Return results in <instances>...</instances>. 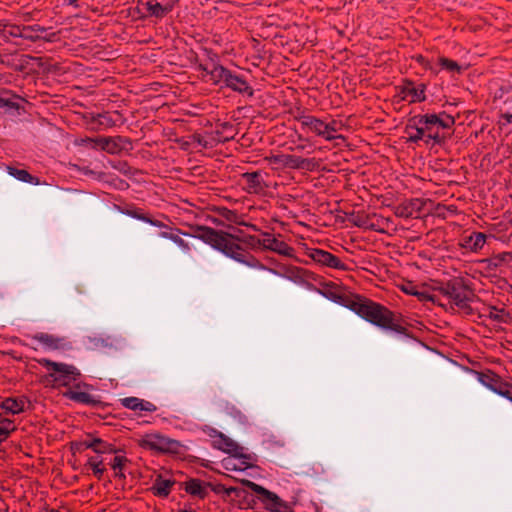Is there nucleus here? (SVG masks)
Listing matches in <instances>:
<instances>
[{"label":"nucleus","mask_w":512,"mask_h":512,"mask_svg":"<svg viewBox=\"0 0 512 512\" xmlns=\"http://www.w3.org/2000/svg\"><path fill=\"white\" fill-rule=\"evenodd\" d=\"M197 142H198L201 146H203V147H205V148L207 147V143H206L205 141H203V140H202V138H198Z\"/></svg>","instance_id":"e2e57ef3"},{"label":"nucleus","mask_w":512,"mask_h":512,"mask_svg":"<svg viewBox=\"0 0 512 512\" xmlns=\"http://www.w3.org/2000/svg\"><path fill=\"white\" fill-rule=\"evenodd\" d=\"M224 467L226 470H237L236 465L232 464L230 461L224 462Z\"/></svg>","instance_id":"6e6d98bb"},{"label":"nucleus","mask_w":512,"mask_h":512,"mask_svg":"<svg viewBox=\"0 0 512 512\" xmlns=\"http://www.w3.org/2000/svg\"><path fill=\"white\" fill-rule=\"evenodd\" d=\"M486 238V234L482 232H473L469 237L465 238L464 247L476 252L483 248Z\"/></svg>","instance_id":"5701e85b"},{"label":"nucleus","mask_w":512,"mask_h":512,"mask_svg":"<svg viewBox=\"0 0 512 512\" xmlns=\"http://www.w3.org/2000/svg\"><path fill=\"white\" fill-rule=\"evenodd\" d=\"M308 256L316 263L334 269L346 270L347 266L335 255L322 249H309Z\"/></svg>","instance_id":"9d476101"},{"label":"nucleus","mask_w":512,"mask_h":512,"mask_svg":"<svg viewBox=\"0 0 512 512\" xmlns=\"http://www.w3.org/2000/svg\"><path fill=\"white\" fill-rule=\"evenodd\" d=\"M297 122L301 128L306 132H311L319 137L324 135L325 122L313 115L301 113L296 117Z\"/></svg>","instance_id":"ddd939ff"},{"label":"nucleus","mask_w":512,"mask_h":512,"mask_svg":"<svg viewBox=\"0 0 512 512\" xmlns=\"http://www.w3.org/2000/svg\"><path fill=\"white\" fill-rule=\"evenodd\" d=\"M315 166L314 159L286 154L284 167L290 169H303L311 171Z\"/></svg>","instance_id":"aec40b11"},{"label":"nucleus","mask_w":512,"mask_h":512,"mask_svg":"<svg viewBox=\"0 0 512 512\" xmlns=\"http://www.w3.org/2000/svg\"><path fill=\"white\" fill-rule=\"evenodd\" d=\"M177 1L178 0H157L167 14L173 10Z\"/></svg>","instance_id":"c03bdc74"},{"label":"nucleus","mask_w":512,"mask_h":512,"mask_svg":"<svg viewBox=\"0 0 512 512\" xmlns=\"http://www.w3.org/2000/svg\"><path fill=\"white\" fill-rule=\"evenodd\" d=\"M370 217L368 215L362 214V213H356L352 214L350 217V222L359 228H366L368 227V223L370 221Z\"/></svg>","instance_id":"f704fd0d"},{"label":"nucleus","mask_w":512,"mask_h":512,"mask_svg":"<svg viewBox=\"0 0 512 512\" xmlns=\"http://www.w3.org/2000/svg\"><path fill=\"white\" fill-rule=\"evenodd\" d=\"M214 447L235 458L250 459L249 455L243 453L241 446L223 433H219L218 438L214 440Z\"/></svg>","instance_id":"f8f14e48"},{"label":"nucleus","mask_w":512,"mask_h":512,"mask_svg":"<svg viewBox=\"0 0 512 512\" xmlns=\"http://www.w3.org/2000/svg\"><path fill=\"white\" fill-rule=\"evenodd\" d=\"M89 467L92 469L93 474L98 478L101 479L103 476V473L105 471V468L102 466V463L93 464L90 463Z\"/></svg>","instance_id":"49530a36"},{"label":"nucleus","mask_w":512,"mask_h":512,"mask_svg":"<svg viewBox=\"0 0 512 512\" xmlns=\"http://www.w3.org/2000/svg\"><path fill=\"white\" fill-rule=\"evenodd\" d=\"M220 215L229 222L236 223L238 219V214L235 211L227 208H222L220 210Z\"/></svg>","instance_id":"79ce46f5"},{"label":"nucleus","mask_w":512,"mask_h":512,"mask_svg":"<svg viewBox=\"0 0 512 512\" xmlns=\"http://www.w3.org/2000/svg\"><path fill=\"white\" fill-rule=\"evenodd\" d=\"M193 232L196 238L201 239L225 256L245 265L253 266L252 262L255 260L254 257H248L243 252L242 247L234 241L239 240V238L233 234L218 231L207 226H196L193 228Z\"/></svg>","instance_id":"f257e3e1"},{"label":"nucleus","mask_w":512,"mask_h":512,"mask_svg":"<svg viewBox=\"0 0 512 512\" xmlns=\"http://www.w3.org/2000/svg\"><path fill=\"white\" fill-rule=\"evenodd\" d=\"M160 236L162 238L169 239L173 241L178 247L182 249L183 252L187 253L190 250L189 244L184 241L178 234L169 233V232H161Z\"/></svg>","instance_id":"2f4dec72"},{"label":"nucleus","mask_w":512,"mask_h":512,"mask_svg":"<svg viewBox=\"0 0 512 512\" xmlns=\"http://www.w3.org/2000/svg\"><path fill=\"white\" fill-rule=\"evenodd\" d=\"M140 447L159 453L179 454L182 444L160 434H147L138 441Z\"/></svg>","instance_id":"0eeeda50"},{"label":"nucleus","mask_w":512,"mask_h":512,"mask_svg":"<svg viewBox=\"0 0 512 512\" xmlns=\"http://www.w3.org/2000/svg\"><path fill=\"white\" fill-rule=\"evenodd\" d=\"M236 491V488L234 487H230V488H225V492L227 493V495H230L231 493L235 492Z\"/></svg>","instance_id":"680f3d73"},{"label":"nucleus","mask_w":512,"mask_h":512,"mask_svg":"<svg viewBox=\"0 0 512 512\" xmlns=\"http://www.w3.org/2000/svg\"><path fill=\"white\" fill-rule=\"evenodd\" d=\"M412 122L423 129L425 136V143L433 141L435 144H440L443 137L440 135V128L446 129L454 125L455 120L452 116L441 114H426L417 115L412 118Z\"/></svg>","instance_id":"f03ea898"},{"label":"nucleus","mask_w":512,"mask_h":512,"mask_svg":"<svg viewBox=\"0 0 512 512\" xmlns=\"http://www.w3.org/2000/svg\"><path fill=\"white\" fill-rule=\"evenodd\" d=\"M179 512H195V511H193V510H188V509H182V510H180Z\"/></svg>","instance_id":"338daca9"},{"label":"nucleus","mask_w":512,"mask_h":512,"mask_svg":"<svg viewBox=\"0 0 512 512\" xmlns=\"http://www.w3.org/2000/svg\"><path fill=\"white\" fill-rule=\"evenodd\" d=\"M406 205H410V207H414L415 212L419 211L421 209V203H420V200H418V199L411 200L409 203H406Z\"/></svg>","instance_id":"09e8293b"},{"label":"nucleus","mask_w":512,"mask_h":512,"mask_svg":"<svg viewBox=\"0 0 512 512\" xmlns=\"http://www.w3.org/2000/svg\"><path fill=\"white\" fill-rule=\"evenodd\" d=\"M6 169L10 176L21 182L31 183L34 185H38L40 183L39 179L35 176H32L27 170L18 169L12 166H7Z\"/></svg>","instance_id":"b1692460"},{"label":"nucleus","mask_w":512,"mask_h":512,"mask_svg":"<svg viewBox=\"0 0 512 512\" xmlns=\"http://www.w3.org/2000/svg\"><path fill=\"white\" fill-rule=\"evenodd\" d=\"M398 90L400 98L410 103L422 102L426 99L424 84L415 86L412 81L405 80L402 85L398 86Z\"/></svg>","instance_id":"1a4fd4ad"},{"label":"nucleus","mask_w":512,"mask_h":512,"mask_svg":"<svg viewBox=\"0 0 512 512\" xmlns=\"http://www.w3.org/2000/svg\"><path fill=\"white\" fill-rule=\"evenodd\" d=\"M21 27H23V25L4 23L1 28V36L4 38H21Z\"/></svg>","instance_id":"c756f323"},{"label":"nucleus","mask_w":512,"mask_h":512,"mask_svg":"<svg viewBox=\"0 0 512 512\" xmlns=\"http://www.w3.org/2000/svg\"><path fill=\"white\" fill-rule=\"evenodd\" d=\"M175 483V480L165 479L161 474H158L154 479L150 490L154 496L166 498L171 493V488Z\"/></svg>","instance_id":"f3484780"},{"label":"nucleus","mask_w":512,"mask_h":512,"mask_svg":"<svg viewBox=\"0 0 512 512\" xmlns=\"http://www.w3.org/2000/svg\"><path fill=\"white\" fill-rule=\"evenodd\" d=\"M26 400L25 398H6L0 404V407L6 412L13 415L19 414L24 411Z\"/></svg>","instance_id":"4be33fe9"},{"label":"nucleus","mask_w":512,"mask_h":512,"mask_svg":"<svg viewBox=\"0 0 512 512\" xmlns=\"http://www.w3.org/2000/svg\"><path fill=\"white\" fill-rule=\"evenodd\" d=\"M210 76V81H212L213 84H220L227 80L228 74L230 72L229 69L222 65H216L214 64L212 68L207 71Z\"/></svg>","instance_id":"a878e982"},{"label":"nucleus","mask_w":512,"mask_h":512,"mask_svg":"<svg viewBox=\"0 0 512 512\" xmlns=\"http://www.w3.org/2000/svg\"><path fill=\"white\" fill-rule=\"evenodd\" d=\"M93 141L95 144L93 148H100L109 154H118L125 148L126 144H129V141L121 136L98 137Z\"/></svg>","instance_id":"9b49d317"},{"label":"nucleus","mask_w":512,"mask_h":512,"mask_svg":"<svg viewBox=\"0 0 512 512\" xmlns=\"http://www.w3.org/2000/svg\"><path fill=\"white\" fill-rule=\"evenodd\" d=\"M219 128L220 129L217 131V134H226L222 139L223 142L230 141L234 138V127L231 123L224 122L220 124Z\"/></svg>","instance_id":"e433bc0d"},{"label":"nucleus","mask_w":512,"mask_h":512,"mask_svg":"<svg viewBox=\"0 0 512 512\" xmlns=\"http://www.w3.org/2000/svg\"><path fill=\"white\" fill-rule=\"evenodd\" d=\"M242 180L245 183V189L248 193L259 194L267 188L263 176L260 172H246L242 174Z\"/></svg>","instance_id":"4468645a"},{"label":"nucleus","mask_w":512,"mask_h":512,"mask_svg":"<svg viewBox=\"0 0 512 512\" xmlns=\"http://www.w3.org/2000/svg\"><path fill=\"white\" fill-rule=\"evenodd\" d=\"M479 381L493 392H495V389L497 390V386L501 384V381L495 374L480 373Z\"/></svg>","instance_id":"7c9ffc66"},{"label":"nucleus","mask_w":512,"mask_h":512,"mask_svg":"<svg viewBox=\"0 0 512 512\" xmlns=\"http://www.w3.org/2000/svg\"><path fill=\"white\" fill-rule=\"evenodd\" d=\"M443 296L447 297L451 303L460 309L469 308L473 292L466 281L461 277H455L447 282L441 283L436 288Z\"/></svg>","instance_id":"20e7f679"},{"label":"nucleus","mask_w":512,"mask_h":512,"mask_svg":"<svg viewBox=\"0 0 512 512\" xmlns=\"http://www.w3.org/2000/svg\"><path fill=\"white\" fill-rule=\"evenodd\" d=\"M414 212H415L414 207H410V205L404 204L397 208L396 214L400 217L409 218L413 215Z\"/></svg>","instance_id":"a19ab883"},{"label":"nucleus","mask_w":512,"mask_h":512,"mask_svg":"<svg viewBox=\"0 0 512 512\" xmlns=\"http://www.w3.org/2000/svg\"><path fill=\"white\" fill-rule=\"evenodd\" d=\"M365 229H369V230H373V231H378V229L376 228V225L374 223H372L371 220L368 223V227H366Z\"/></svg>","instance_id":"bf43d9fd"},{"label":"nucleus","mask_w":512,"mask_h":512,"mask_svg":"<svg viewBox=\"0 0 512 512\" xmlns=\"http://www.w3.org/2000/svg\"><path fill=\"white\" fill-rule=\"evenodd\" d=\"M21 30V38L30 42L45 41L53 43L59 40V32L46 33L48 29L38 24L23 25Z\"/></svg>","instance_id":"6e6552de"},{"label":"nucleus","mask_w":512,"mask_h":512,"mask_svg":"<svg viewBox=\"0 0 512 512\" xmlns=\"http://www.w3.org/2000/svg\"><path fill=\"white\" fill-rule=\"evenodd\" d=\"M13 103L7 99L0 97V107H12Z\"/></svg>","instance_id":"864d4df0"},{"label":"nucleus","mask_w":512,"mask_h":512,"mask_svg":"<svg viewBox=\"0 0 512 512\" xmlns=\"http://www.w3.org/2000/svg\"><path fill=\"white\" fill-rule=\"evenodd\" d=\"M402 291L408 295L416 296L418 289L417 286L413 284V282H407L402 285Z\"/></svg>","instance_id":"37998d69"},{"label":"nucleus","mask_w":512,"mask_h":512,"mask_svg":"<svg viewBox=\"0 0 512 512\" xmlns=\"http://www.w3.org/2000/svg\"><path fill=\"white\" fill-rule=\"evenodd\" d=\"M501 118L505 119L507 123L512 124V110H508L507 112L501 114Z\"/></svg>","instance_id":"8fccbe9b"},{"label":"nucleus","mask_w":512,"mask_h":512,"mask_svg":"<svg viewBox=\"0 0 512 512\" xmlns=\"http://www.w3.org/2000/svg\"><path fill=\"white\" fill-rule=\"evenodd\" d=\"M128 462L129 460L125 456H115L111 462V467L113 470L121 471Z\"/></svg>","instance_id":"ea45409f"},{"label":"nucleus","mask_w":512,"mask_h":512,"mask_svg":"<svg viewBox=\"0 0 512 512\" xmlns=\"http://www.w3.org/2000/svg\"><path fill=\"white\" fill-rule=\"evenodd\" d=\"M78 445V449L80 450L92 449L95 453L98 454L117 453V449L112 444H109L100 438L85 439Z\"/></svg>","instance_id":"dca6fc26"},{"label":"nucleus","mask_w":512,"mask_h":512,"mask_svg":"<svg viewBox=\"0 0 512 512\" xmlns=\"http://www.w3.org/2000/svg\"><path fill=\"white\" fill-rule=\"evenodd\" d=\"M33 338L49 348H58L59 346V339L50 334L39 333L34 335Z\"/></svg>","instance_id":"473e14b6"},{"label":"nucleus","mask_w":512,"mask_h":512,"mask_svg":"<svg viewBox=\"0 0 512 512\" xmlns=\"http://www.w3.org/2000/svg\"><path fill=\"white\" fill-rule=\"evenodd\" d=\"M15 430V426L13 421L10 419H1L0 420V443H2L8 435Z\"/></svg>","instance_id":"72a5a7b5"},{"label":"nucleus","mask_w":512,"mask_h":512,"mask_svg":"<svg viewBox=\"0 0 512 512\" xmlns=\"http://www.w3.org/2000/svg\"><path fill=\"white\" fill-rule=\"evenodd\" d=\"M261 244L272 251H275L281 255H289L291 252V247H289L285 242L277 240L272 234L266 233L264 234V238Z\"/></svg>","instance_id":"6ab92c4d"},{"label":"nucleus","mask_w":512,"mask_h":512,"mask_svg":"<svg viewBox=\"0 0 512 512\" xmlns=\"http://www.w3.org/2000/svg\"><path fill=\"white\" fill-rule=\"evenodd\" d=\"M324 127V135L322 138H324L325 140L331 141L338 138L343 139L342 135H336V133L341 131L344 127L341 121L331 120L328 123L325 122Z\"/></svg>","instance_id":"393cba45"},{"label":"nucleus","mask_w":512,"mask_h":512,"mask_svg":"<svg viewBox=\"0 0 512 512\" xmlns=\"http://www.w3.org/2000/svg\"><path fill=\"white\" fill-rule=\"evenodd\" d=\"M489 318L498 321V322H506L508 318V313L504 309H499L495 306L489 307Z\"/></svg>","instance_id":"c9c22d12"},{"label":"nucleus","mask_w":512,"mask_h":512,"mask_svg":"<svg viewBox=\"0 0 512 512\" xmlns=\"http://www.w3.org/2000/svg\"><path fill=\"white\" fill-rule=\"evenodd\" d=\"M285 158L286 154L272 155L268 158V161L270 164L281 165L284 167Z\"/></svg>","instance_id":"a18cd8bd"},{"label":"nucleus","mask_w":512,"mask_h":512,"mask_svg":"<svg viewBox=\"0 0 512 512\" xmlns=\"http://www.w3.org/2000/svg\"><path fill=\"white\" fill-rule=\"evenodd\" d=\"M505 259V256H497L491 260H489L491 262V264H493L494 266H498V264L503 261Z\"/></svg>","instance_id":"603ef678"},{"label":"nucleus","mask_w":512,"mask_h":512,"mask_svg":"<svg viewBox=\"0 0 512 512\" xmlns=\"http://www.w3.org/2000/svg\"><path fill=\"white\" fill-rule=\"evenodd\" d=\"M90 463H93V464H98V463H103L102 459H98L97 457H90L87 461V466L90 465Z\"/></svg>","instance_id":"5fc2aeb1"},{"label":"nucleus","mask_w":512,"mask_h":512,"mask_svg":"<svg viewBox=\"0 0 512 512\" xmlns=\"http://www.w3.org/2000/svg\"><path fill=\"white\" fill-rule=\"evenodd\" d=\"M405 133L408 136V141L417 143L420 140L425 141V136L423 134V129L419 126H417L415 123L412 122V119L409 121L405 128Z\"/></svg>","instance_id":"cd10ccee"},{"label":"nucleus","mask_w":512,"mask_h":512,"mask_svg":"<svg viewBox=\"0 0 512 512\" xmlns=\"http://www.w3.org/2000/svg\"><path fill=\"white\" fill-rule=\"evenodd\" d=\"M416 297L421 301H431L435 302V297L426 291H420L418 290Z\"/></svg>","instance_id":"de8ad7c7"},{"label":"nucleus","mask_w":512,"mask_h":512,"mask_svg":"<svg viewBox=\"0 0 512 512\" xmlns=\"http://www.w3.org/2000/svg\"><path fill=\"white\" fill-rule=\"evenodd\" d=\"M184 485V489L188 494L197 496L201 499H204L207 496L208 492L206 488L211 486L210 483L205 484L200 479L196 478L188 480Z\"/></svg>","instance_id":"412c9836"},{"label":"nucleus","mask_w":512,"mask_h":512,"mask_svg":"<svg viewBox=\"0 0 512 512\" xmlns=\"http://www.w3.org/2000/svg\"><path fill=\"white\" fill-rule=\"evenodd\" d=\"M240 482L259 495V500L266 510L270 512H293L289 505L276 493L248 479H242Z\"/></svg>","instance_id":"39448f33"},{"label":"nucleus","mask_w":512,"mask_h":512,"mask_svg":"<svg viewBox=\"0 0 512 512\" xmlns=\"http://www.w3.org/2000/svg\"><path fill=\"white\" fill-rule=\"evenodd\" d=\"M357 313L368 322L398 333H403L405 328L394 322L393 313L386 307L372 301L361 303Z\"/></svg>","instance_id":"7ed1b4c3"},{"label":"nucleus","mask_w":512,"mask_h":512,"mask_svg":"<svg viewBox=\"0 0 512 512\" xmlns=\"http://www.w3.org/2000/svg\"><path fill=\"white\" fill-rule=\"evenodd\" d=\"M41 512H60L56 509H48V508H44Z\"/></svg>","instance_id":"0e129e2a"},{"label":"nucleus","mask_w":512,"mask_h":512,"mask_svg":"<svg viewBox=\"0 0 512 512\" xmlns=\"http://www.w3.org/2000/svg\"><path fill=\"white\" fill-rule=\"evenodd\" d=\"M495 393L512 402V387L508 384L501 382V384L497 386V390L495 389Z\"/></svg>","instance_id":"58836bf2"},{"label":"nucleus","mask_w":512,"mask_h":512,"mask_svg":"<svg viewBox=\"0 0 512 512\" xmlns=\"http://www.w3.org/2000/svg\"><path fill=\"white\" fill-rule=\"evenodd\" d=\"M439 64L443 69L448 70L450 72L460 73L461 71V67L456 61L445 57L439 58Z\"/></svg>","instance_id":"4c0bfd02"},{"label":"nucleus","mask_w":512,"mask_h":512,"mask_svg":"<svg viewBox=\"0 0 512 512\" xmlns=\"http://www.w3.org/2000/svg\"><path fill=\"white\" fill-rule=\"evenodd\" d=\"M142 5L150 16L161 19L167 15L157 0H147L146 2L142 3Z\"/></svg>","instance_id":"c85d7f7f"},{"label":"nucleus","mask_w":512,"mask_h":512,"mask_svg":"<svg viewBox=\"0 0 512 512\" xmlns=\"http://www.w3.org/2000/svg\"><path fill=\"white\" fill-rule=\"evenodd\" d=\"M37 362L51 370L52 373L49 377L52 378L53 382L59 386H68L71 382L76 381L80 377V371L73 365L58 363L52 360L42 358Z\"/></svg>","instance_id":"423d86ee"},{"label":"nucleus","mask_w":512,"mask_h":512,"mask_svg":"<svg viewBox=\"0 0 512 512\" xmlns=\"http://www.w3.org/2000/svg\"><path fill=\"white\" fill-rule=\"evenodd\" d=\"M213 490L217 493L221 492V491H225V487L221 484L219 485H216L215 487H213Z\"/></svg>","instance_id":"13d9d810"},{"label":"nucleus","mask_w":512,"mask_h":512,"mask_svg":"<svg viewBox=\"0 0 512 512\" xmlns=\"http://www.w3.org/2000/svg\"><path fill=\"white\" fill-rule=\"evenodd\" d=\"M23 19H24L25 21H26V20H28V19H29V14H24V15H23Z\"/></svg>","instance_id":"774afa93"},{"label":"nucleus","mask_w":512,"mask_h":512,"mask_svg":"<svg viewBox=\"0 0 512 512\" xmlns=\"http://www.w3.org/2000/svg\"><path fill=\"white\" fill-rule=\"evenodd\" d=\"M121 404L130 410L133 411H146V412H154L156 411V406L149 402L145 401L143 399L137 398V397H126L121 399Z\"/></svg>","instance_id":"a211bd4d"},{"label":"nucleus","mask_w":512,"mask_h":512,"mask_svg":"<svg viewBox=\"0 0 512 512\" xmlns=\"http://www.w3.org/2000/svg\"><path fill=\"white\" fill-rule=\"evenodd\" d=\"M224 85L235 92L247 94L250 97L254 95L253 88L248 84L244 77L242 75L235 74L232 71L229 72Z\"/></svg>","instance_id":"2eb2a0df"},{"label":"nucleus","mask_w":512,"mask_h":512,"mask_svg":"<svg viewBox=\"0 0 512 512\" xmlns=\"http://www.w3.org/2000/svg\"><path fill=\"white\" fill-rule=\"evenodd\" d=\"M114 471H115V477L125 479V475L122 472V470L121 471L120 470H114Z\"/></svg>","instance_id":"052dcab7"},{"label":"nucleus","mask_w":512,"mask_h":512,"mask_svg":"<svg viewBox=\"0 0 512 512\" xmlns=\"http://www.w3.org/2000/svg\"><path fill=\"white\" fill-rule=\"evenodd\" d=\"M93 140H95V138H88L87 137L85 139H82L81 143L90 145L93 148V146L95 145Z\"/></svg>","instance_id":"4d7b16f0"},{"label":"nucleus","mask_w":512,"mask_h":512,"mask_svg":"<svg viewBox=\"0 0 512 512\" xmlns=\"http://www.w3.org/2000/svg\"><path fill=\"white\" fill-rule=\"evenodd\" d=\"M138 219H141V220H144L146 222H149L151 223L152 225H155V226H162V223H160L159 221H153L149 218H147L146 216H137Z\"/></svg>","instance_id":"3c124183"},{"label":"nucleus","mask_w":512,"mask_h":512,"mask_svg":"<svg viewBox=\"0 0 512 512\" xmlns=\"http://www.w3.org/2000/svg\"><path fill=\"white\" fill-rule=\"evenodd\" d=\"M78 0H65V2H67L68 4H71V5H76Z\"/></svg>","instance_id":"69168bd1"},{"label":"nucleus","mask_w":512,"mask_h":512,"mask_svg":"<svg viewBox=\"0 0 512 512\" xmlns=\"http://www.w3.org/2000/svg\"><path fill=\"white\" fill-rule=\"evenodd\" d=\"M65 396L70 400L82 404L96 405L99 402L96 399H94V397L91 394L87 392L69 390L68 392L65 393Z\"/></svg>","instance_id":"bb28decb"}]
</instances>
